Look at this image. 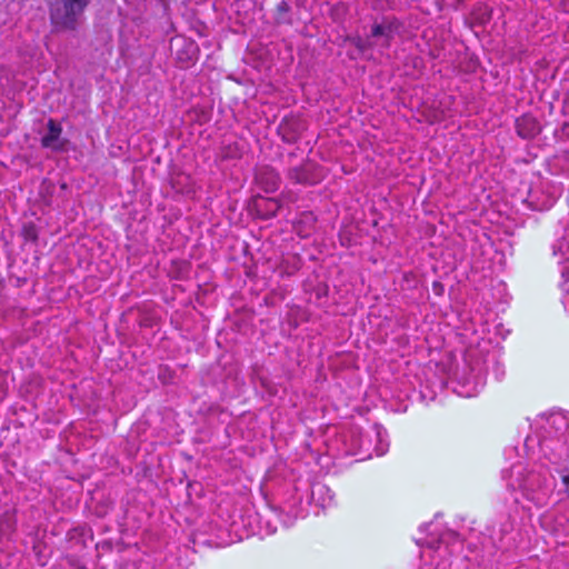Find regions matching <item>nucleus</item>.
Here are the masks:
<instances>
[{
	"label": "nucleus",
	"mask_w": 569,
	"mask_h": 569,
	"mask_svg": "<svg viewBox=\"0 0 569 569\" xmlns=\"http://www.w3.org/2000/svg\"><path fill=\"white\" fill-rule=\"evenodd\" d=\"M91 0H56L50 3V22L56 31H73Z\"/></svg>",
	"instance_id": "nucleus-1"
},
{
	"label": "nucleus",
	"mask_w": 569,
	"mask_h": 569,
	"mask_svg": "<svg viewBox=\"0 0 569 569\" xmlns=\"http://www.w3.org/2000/svg\"><path fill=\"white\" fill-rule=\"evenodd\" d=\"M307 130L306 120L299 114H289L282 118L278 126V134L286 143H296Z\"/></svg>",
	"instance_id": "nucleus-2"
},
{
	"label": "nucleus",
	"mask_w": 569,
	"mask_h": 569,
	"mask_svg": "<svg viewBox=\"0 0 569 569\" xmlns=\"http://www.w3.org/2000/svg\"><path fill=\"white\" fill-rule=\"evenodd\" d=\"M287 177L297 184L313 186L321 182L325 173L321 168L312 162H305L288 170Z\"/></svg>",
	"instance_id": "nucleus-3"
},
{
	"label": "nucleus",
	"mask_w": 569,
	"mask_h": 569,
	"mask_svg": "<svg viewBox=\"0 0 569 569\" xmlns=\"http://www.w3.org/2000/svg\"><path fill=\"white\" fill-rule=\"evenodd\" d=\"M171 48H174V57L180 68L187 69L194 64L199 52L194 41L186 38H176L171 41Z\"/></svg>",
	"instance_id": "nucleus-4"
},
{
	"label": "nucleus",
	"mask_w": 569,
	"mask_h": 569,
	"mask_svg": "<svg viewBox=\"0 0 569 569\" xmlns=\"http://www.w3.org/2000/svg\"><path fill=\"white\" fill-rule=\"evenodd\" d=\"M516 132L521 139H533L541 132V126L536 117L525 113L515 121Z\"/></svg>",
	"instance_id": "nucleus-5"
},
{
	"label": "nucleus",
	"mask_w": 569,
	"mask_h": 569,
	"mask_svg": "<svg viewBox=\"0 0 569 569\" xmlns=\"http://www.w3.org/2000/svg\"><path fill=\"white\" fill-rule=\"evenodd\" d=\"M256 180L266 192H274L281 183L280 174L270 166L261 167L256 174Z\"/></svg>",
	"instance_id": "nucleus-6"
},
{
	"label": "nucleus",
	"mask_w": 569,
	"mask_h": 569,
	"mask_svg": "<svg viewBox=\"0 0 569 569\" xmlns=\"http://www.w3.org/2000/svg\"><path fill=\"white\" fill-rule=\"evenodd\" d=\"M48 133L41 138V146L43 148H51L54 150H61L60 146H57L56 142L59 140L62 133V127L54 119L50 118L47 122Z\"/></svg>",
	"instance_id": "nucleus-7"
},
{
	"label": "nucleus",
	"mask_w": 569,
	"mask_h": 569,
	"mask_svg": "<svg viewBox=\"0 0 569 569\" xmlns=\"http://www.w3.org/2000/svg\"><path fill=\"white\" fill-rule=\"evenodd\" d=\"M371 37L382 38V46L389 48L392 39V30L390 26L375 23L371 28Z\"/></svg>",
	"instance_id": "nucleus-8"
},
{
	"label": "nucleus",
	"mask_w": 569,
	"mask_h": 569,
	"mask_svg": "<svg viewBox=\"0 0 569 569\" xmlns=\"http://www.w3.org/2000/svg\"><path fill=\"white\" fill-rule=\"evenodd\" d=\"M290 7L287 1H280L276 7V21L278 23L284 22V16L288 14Z\"/></svg>",
	"instance_id": "nucleus-9"
},
{
	"label": "nucleus",
	"mask_w": 569,
	"mask_h": 569,
	"mask_svg": "<svg viewBox=\"0 0 569 569\" xmlns=\"http://www.w3.org/2000/svg\"><path fill=\"white\" fill-rule=\"evenodd\" d=\"M350 42L361 52H365L373 47L372 42L365 40L359 36L351 38Z\"/></svg>",
	"instance_id": "nucleus-10"
},
{
	"label": "nucleus",
	"mask_w": 569,
	"mask_h": 569,
	"mask_svg": "<svg viewBox=\"0 0 569 569\" xmlns=\"http://www.w3.org/2000/svg\"><path fill=\"white\" fill-rule=\"evenodd\" d=\"M173 376H174V372L172 371V369L169 366H161L159 368L158 379L161 382H163V383L171 382L173 379Z\"/></svg>",
	"instance_id": "nucleus-11"
},
{
	"label": "nucleus",
	"mask_w": 569,
	"mask_h": 569,
	"mask_svg": "<svg viewBox=\"0 0 569 569\" xmlns=\"http://www.w3.org/2000/svg\"><path fill=\"white\" fill-rule=\"evenodd\" d=\"M24 231H26V234L28 238L32 239L33 241L37 240L38 236H37V232L34 230V227L30 226L28 228H24Z\"/></svg>",
	"instance_id": "nucleus-12"
},
{
	"label": "nucleus",
	"mask_w": 569,
	"mask_h": 569,
	"mask_svg": "<svg viewBox=\"0 0 569 569\" xmlns=\"http://www.w3.org/2000/svg\"><path fill=\"white\" fill-rule=\"evenodd\" d=\"M267 202H268V204H269L270 207H272L273 214H274V213H276V211L279 209V204H278V202H277L276 200H273V199H269Z\"/></svg>",
	"instance_id": "nucleus-13"
},
{
	"label": "nucleus",
	"mask_w": 569,
	"mask_h": 569,
	"mask_svg": "<svg viewBox=\"0 0 569 569\" xmlns=\"http://www.w3.org/2000/svg\"><path fill=\"white\" fill-rule=\"evenodd\" d=\"M562 481H563L565 483H569V476H565V477L562 478Z\"/></svg>",
	"instance_id": "nucleus-14"
}]
</instances>
